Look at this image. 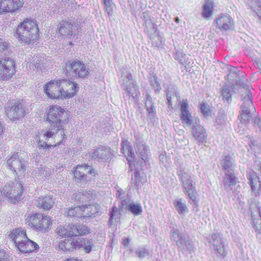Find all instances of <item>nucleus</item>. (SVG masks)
Instances as JSON below:
<instances>
[{
  "label": "nucleus",
  "instance_id": "0eeeda50",
  "mask_svg": "<svg viewBox=\"0 0 261 261\" xmlns=\"http://www.w3.org/2000/svg\"><path fill=\"white\" fill-rule=\"evenodd\" d=\"M25 223L37 231L45 232L50 224L49 217L43 216L39 213L28 215L25 219Z\"/></svg>",
  "mask_w": 261,
  "mask_h": 261
},
{
  "label": "nucleus",
  "instance_id": "20e7f679",
  "mask_svg": "<svg viewBox=\"0 0 261 261\" xmlns=\"http://www.w3.org/2000/svg\"><path fill=\"white\" fill-rule=\"evenodd\" d=\"M63 69L66 76L77 79L86 78L90 73L85 64L77 59L68 60Z\"/></svg>",
  "mask_w": 261,
  "mask_h": 261
},
{
  "label": "nucleus",
  "instance_id": "1a4fd4ad",
  "mask_svg": "<svg viewBox=\"0 0 261 261\" xmlns=\"http://www.w3.org/2000/svg\"><path fill=\"white\" fill-rule=\"evenodd\" d=\"M121 74L120 82L124 90L129 96L135 98L139 93L138 87L135 85L132 80V76L126 68H122L120 69Z\"/></svg>",
  "mask_w": 261,
  "mask_h": 261
},
{
  "label": "nucleus",
  "instance_id": "680f3d73",
  "mask_svg": "<svg viewBox=\"0 0 261 261\" xmlns=\"http://www.w3.org/2000/svg\"><path fill=\"white\" fill-rule=\"evenodd\" d=\"M114 215V206H113L111 208V211L110 212V218L108 221V225L110 226H112L113 225V216Z\"/></svg>",
  "mask_w": 261,
  "mask_h": 261
},
{
  "label": "nucleus",
  "instance_id": "39448f33",
  "mask_svg": "<svg viewBox=\"0 0 261 261\" xmlns=\"http://www.w3.org/2000/svg\"><path fill=\"white\" fill-rule=\"evenodd\" d=\"M67 118L66 112L60 106H53L49 109L47 120L51 125L52 129L58 131L63 129V126Z\"/></svg>",
  "mask_w": 261,
  "mask_h": 261
},
{
  "label": "nucleus",
  "instance_id": "3c124183",
  "mask_svg": "<svg viewBox=\"0 0 261 261\" xmlns=\"http://www.w3.org/2000/svg\"><path fill=\"white\" fill-rule=\"evenodd\" d=\"M200 112L205 117H209L211 115V110L209 105L205 102L200 104Z\"/></svg>",
  "mask_w": 261,
  "mask_h": 261
},
{
  "label": "nucleus",
  "instance_id": "4be33fe9",
  "mask_svg": "<svg viewBox=\"0 0 261 261\" xmlns=\"http://www.w3.org/2000/svg\"><path fill=\"white\" fill-rule=\"evenodd\" d=\"M181 115L180 119L182 123L187 125L193 124L192 116L189 110V103L187 99H183L180 104Z\"/></svg>",
  "mask_w": 261,
  "mask_h": 261
},
{
  "label": "nucleus",
  "instance_id": "9d476101",
  "mask_svg": "<svg viewBox=\"0 0 261 261\" xmlns=\"http://www.w3.org/2000/svg\"><path fill=\"white\" fill-rule=\"evenodd\" d=\"M16 64L10 57L0 59V80L7 81L11 79L15 73Z\"/></svg>",
  "mask_w": 261,
  "mask_h": 261
},
{
  "label": "nucleus",
  "instance_id": "e2e57ef3",
  "mask_svg": "<svg viewBox=\"0 0 261 261\" xmlns=\"http://www.w3.org/2000/svg\"><path fill=\"white\" fill-rule=\"evenodd\" d=\"M254 125L257 126L259 129L261 130V119L255 117L253 120Z\"/></svg>",
  "mask_w": 261,
  "mask_h": 261
},
{
  "label": "nucleus",
  "instance_id": "f03ea898",
  "mask_svg": "<svg viewBox=\"0 0 261 261\" xmlns=\"http://www.w3.org/2000/svg\"><path fill=\"white\" fill-rule=\"evenodd\" d=\"M177 174L182 182L183 192L188 199V202L193 205H198L196 189V182L192 179L191 174L184 169H180L177 171Z\"/></svg>",
  "mask_w": 261,
  "mask_h": 261
},
{
  "label": "nucleus",
  "instance_id": "a19ab883",
  "mask_svg": "<svg viewBox=\"0 0 261 261\" xmlns=\"http://www.w3.org/2000/svg\"><path fill=\"white\" fill-rule=\"evenodd\" d=\"M128 142L126 141L125 143L123 142L121 144L122 150L124 155L126 156L127 160L129 162H132L135 158V154L133 151L132 148L128 146L127 144Z\"/></svg>",
  "mask_w": 261,
  "mask_h": 261
},
{
  "label": "nucleus",
  "instance_id": "bf43d9fd",
  "mask_svg": "<svg viewBox=\"0 0 261 261\" xmlns=\"http://www.w3.org/2000/svg\"><path fill=\"white\" fill-rule=\"evenodd\" d=\"M2 1V9L3 10V14H5L6 13H9L10 7H9L8 3H10L9 0H1Z\"/></svg>",
  "mask_w": 261,
  "mask_h": 261
},
{
  "label": "nucleus",
  "instance_id": "de8ad7c7",
  "mask_svg": "<svg viewBox=\"0 0 261 261\" xmlns=\"http://www.w3.org/2000/svg\"><path fill=\"white\" fill-rule=\"evenodd\" d=\"M15 185V183L11 182L6 185L3 188L2 192H3L4 196L8 198V201L9 200V197L13 193Z\"/></svg>",
  "mask_w": 261,
  "mask_h": 261
},
{
  "label": "nucleus",
  "instance_id": "338daca9",
  "mask_svg": "<svg viewBox=\"0 0 261 261\" xmlns=\"http://www.w3.org/2000/svg\"><path fill=\"white\" fill-rule=\"evenodd\" d=\"M130 239L129 238H124L122 239V244L124 246V247H127L130 242Z\"/></svg>",
  "mask_w": 261,
  "mask_h": 261
},
{
  "label": "nucleus",
  "instance_id": "4c0bfd02",
  "mask_svg": "<svg viewBox=\"0 0 261 261\" xmlns=\"http://www.w3.org/2000/svg\"><path fill=\"white\" fill-rule=\"evenodd\" d=\"M115 195L116 197L120 200L119 206L121 212H123L124 210L126 211L128 210L129 203H128V201L126 199L125 192L121 189H119V190H117Z\"/></svg>",
  "mask_w": 261,
  "mask_h": 261
},
{
  "label": "nucleus",
  "instance_id": "c756f323",
  "mask_svg": "<svg viewBox=\"0 0 261 261\" xmlns=\"http://www.w3.org/2000/svg\"><path fill=\"white\" fill-rule=\"evenodd\" d=\"M220 164L225 172L233 171L236 167L234 160L229 155L222 156Z\"/></svg>",
  "mask_w": 261,
  "mask_h": 261
},
{
  "label": "nucleus",
  "instance_id": "052dcab7",
  "mask_svg": "<svg viewBox=\"0 0 261 261\" xmlns=\"http://www.w3.org/2000/svg\"><path fill=\"white\" fill-rule=\"evenodd\" d=\"M105 5L106 6V9L107 11L108 14L110 16H113V8L110 4L109 0H105Z\"/></svg>",
  "mask_w": 261,
  "mask_h": 261
},
{
  "label": "nucleus",
  "instance_id": "2eb2a0df",
  "mask_svg": "<svg viewBox=\"0 0 261 261\" xmlns=\"http://www.w3.org/2000/svg\"><path fill=\"white\" fill-rule=\"evenodd\" d=\"M54 134V132L51 130H43L40 132L36 138L37 148L39 149H47L56 146L57 144L54 145L47 143L49 139L52 138Z\"/></svg>",
  "mask_w": 261,
  "mask_h": 261
},
{
  "label": "nucleus",
  "instance_id": "69168bd1",
  "mask_svg": "<svg viewBox=\"0 0 261 261\" xmlns=\"http://www.w3.org/2000/svg\"><path fill=\"white\" fill-rule=\"evenodd\" d=\"M229 73H233L236 72H239V70L236 67L229 65L228 67Z\"/></svg>",
  "mask_w": 261,
  "mask_h": 261
},
{
  "label": "nucleus",
  "instance_id": "6e6552de",
  "mask_svg": "<svg viewBox=\"0 0 261 261\" xmlns=\"http://www.w3.org/2000/svg\"><path fill=\"white\" fill-rule=\"evenodd\" d=\"M89 229L84 225H60L56 229V233L62 238H69L89 233Z\"/></svg>",
  "mask_w": 261,
  "mask_h": 261
},
{
  "label": "nucleus",
  "instance_id": "b1692460",
  "mask_svg": "<svg viewBox=\"0 0 261 261\" xmlns=\"http://www.w3.org/2000/svg\"><path fill=\"white\" fill-rule=\"evenodd\" d=\"M141 18L145 23V30L149 34L155 33L156 28L154 23V17L148 11H145L142 13Z\"/></svg>",
  "mask_w": 261,
  "mask_h": 261
},
{
  "label": "nucleus",
  "instance_id": "7ed1b4c3",
  "mask_svg": "<svg viewBox=\"0 0 261 261\" xmlns=\"http://www.w3.org/2000/svg\"><path fill=\"white\" fill-rule=\"evenodd\" d=\"M39 28L36 20L26 19L21 22L16 30L19 39L25 43L30 44L37 38Z\"/></svg>",
  "mask_w": 261,
  "mask_h": 261
},
{
  "label": "nucleus",
  "instance_id": "a18cd8bd",
  "mask_svg": "<svg viewBox=\"0 0 261 261\" xmlns=\"http://www.w3.org/2000/svg\"><path fill=\"white\" fill-rule=\"evenodd\" d=\"M233 91L232 88L224 87L221 91V96L223 97V100L229 103L232 101L231 96Z\"/></svg>",
  "mask_w": 261,
  "mask_h": 261
},
{
  "label": "nucleus",
  "instance_id": "09e8293b",
  "mask_svg": "<svg viewBox=\"0 0 261 261\" xmlns=\"http://www.w3.org/2000/svg\"><path fill=\"white\" fill-rule=\"evenodd\" d=\"M128 210L135 216H138L142 214V208L140 204H136L134 203H129Z\"/></svg>",
  "mask_w": 261,
  "mask_h": 261
},
{
  "label": "nucleus",
  "instance_id": "4d7b16f0",
  "mask_svg": "<svg viewBox=\"0 0 261 261\" xmlns=\"http://www.w3.org/2000/svg\"><path fill=\"white\" fill-rule=\"evenodd\" d=\"M10 48V43L6 41L3 40L0 38V53L7 50Z\"/></svg>",
  "mask_w": 261,
  "mask_h": 261
},
{
  "label": "nucleus",
  "instance_id": "603ef678",
  "mask_svg": "<svg viewBox=\"0 0 261 261\" xmlns=\"http://www.w3.org/2000/svg\"><path fill=\"white\" fill-rule=\"evenodd\" d=\"M185 56L181 51L177 50L174 54V58L176 60H178L182 65H184L187 62Z\"/></svg>",
  "mask_w": 261,
  "mask_h": 261
},
{
  "label": "nucleus",
  "instance_id": "ddd939ff",
  "mask_svg": "<svg viewBox=\"0 0 261 261\" xmlns=\"http://www.w3.org/2000/svg\"><path fill=\"white\" fill-rule=\"evenodd\" d=\"M59 87L66 98H70L73 97L79 90L77 84L69 80L58 79L57 80Z\"/></svg>",
  "mask_w": 261,
  "mask_h": 261
},
{
  "label": "nucleus",
  "instance_id": "58836bf2",
  "mask_svg": "<svg viewBox=\"0 0 261 261\" xmlns=\"http://www.w3.org/2000/svg\"><path fill=\"white\" fill-rule=\"evenodd\" d=\"M72 199H75L80 202H85L91 199L92 197V194L90 191H82V192H79L77 193L74 194L71 196Z\"/></svg>",
  "mask_w": 261,
  "mask_h": 261
},
{
  "label": "nucleus",
  "instance_id": "13d9d810",
  "mask_svg": "<svg viewBox=\"0 0 261 261\" xmlns=\"http://www.w3.org/2000/svg\"><path fill=\"white\" fill-rule=\"evenodd\" d=\"M136 254L140 259H143L146 255H148L149 251L145 248H141L136 251Z\"/></svg>",
  "mask_w": 261,
  "mask_h": 261
},
{
  "label": "nucleus",
  "instance_id": "f8f14e48",
  "mask_svg": "<svg viewBox=\"0 0 261 261\" xmlns=\"http://www.w3.org/2000/svg\"><path fill=\"white\" fill-rule=\"evenodd\" d=\"M206 240L210 248L216 252L218 255L223 257L226 255L227 252L225 249L224 243L220 233H214L207 237Z\"/></svg>",
  "mask_w": 261,
  "mask_h": 261
},
{
  "label": "nucleus",
  "instance_id": "a211bd4d",
  "mask_svg": "<svg viewBox=\"0 0 261 261\" xmlns=\"http://www.w3.org/2000/svg\"><path fill=\"white\" fill-rule=\"evenodd\" d=\"M74 176L75 178L79 179L82 181L88 180V174L95 176V170L91 168L90 166L78 165L75 169L74 172Z\"/></svg>",
  "mask_w": 261,
  "mask_h": 261
},
{
  "label": "nucleus",
  "instance_id": "f3484780",
  "mask_svg": "<svg viewBox=\"0 0 261 261\" xmlns=\"http://www.w3.org/2000/svg\"><path fill=\"white\" fill-rule=\"evenodd\" d=\"M58 29L60 35L71 38L77 32V26L71 21L63 20L58 25Z\"/></svg>",
  "mask_w": 261,
  "mask_h": 261
},
{
  "label": "nucleus",
  "instance_id": "37998d69",
  "mask_svg": "<svg viewBox=\"0 0 261 261\" xmlns=\"http://www.w3.org/2000/svg\"><path fill=\"white\" fill-rule=\"evenodd\" d=\"M173 203L179 214H185L188 212L189 210L186 203L182 202V199L181 198L175 199Z\"/></svg>",
  "mask_w": 261,
  "mask_h": 261
},
{
  "label": "nucleus",
  "instance_id": "2f4dec72",
  "mask_svg": "<svg viewBox=\"0 0 261 261\" xmlns=\"http://www.w3.org/2000/svg\"><path fill=\"white\" fill-rule=\"evenodd\" d=\"M148 79L149 85L153 90L155 94H159L162 90V87L156 74L154 73L153 69L150 70L149 71Z\"/></svg>",
  "mask_w": 261,
  "mask_h": 261
},
{
  "label": "nucleus",
  "instance_id": "c03bdc74",
  "mask_svg": "<svg viewBox=\"0 0 261 261\" xmlns=\"http://www.w3.org/2000/svg\"><path fill=\"white\" fill-rule=\"evenodd\" d=\"M259 216L257 218H253V227L256 232L257 238L261 241V214L258 211Z\"/></svg>",
  "mask_w": 261,
  "mask_h": 261
},
{
  "label": "nucleus",
  "instance_id": "864d4df0",
  "mask_svg": "<svg viewBox=\"0 0 261 261\" xmlns=\"http://www.w3.org/2000/svg\"><path fill=\"white\" fill-rule=\"evenodd\" d=\"M226 115L223 112H219L218 114V116L216 119V124L221 126L224 125L226 121Z\"/></svg>",
  "mask_w": 261,
  "mask_h": 261
},
{
  "label": "nucleus",
  "instance_id": "423d86ee",
  "mask_svg": "<svg viewBox=\"0 0 261 261\" xmlns=\"http://www.w3.org/2000/svg\"><path fill=\"white\" fill-rule=\"evenodd\" d=\"M28 109L23 99H19L12 102L6 108V115L13 121H17L22 118L28 112Z\"/></svg>",
  "mask_w": 261,
  "mask_h": 261
},
{
  "label": "nucleus",
  "instance_id": "0e129e2a",
  "mask_svg": "<svg viewBox=\"0 0 261 261\" xmlns=\"http://www.w3.org/2000/svg\"><path fill=\"white\" fill-rule=\"evenodd\" d=\"M7 255L6 252L2 250H0V261H7Z\"/></svg>",
  "mask_w": 261,
  "mask_h": 261
},
{
  "label": "nucleus",
  "instance_id": "a878e982",
  "mask_svg": "<svg viewBox=\"0 0 261 261\" xmlns=\"http://www.w3.org/2000/svg\"><path fill=\"white\" fill-rule=\"evenodd\" d=\"M216 23L221 30L227 31L231 30L233 27V20L227 15L220 16L216 20Z\"/></svg>",
  "mask_w": 261,
  "mask_h": 261
},
{
  "label": "nucleus",
  "instance_id": "f704fd0d",
  "mask_svg": "<svg viewBox=\"0 0 261 261\" xmlns=\"http://www.w3.org/2000/svg\"><path fill=\"white\" fill-rule=\"evenodd\" d=\"M22 192L23 187L22 184L20 182L15 183L13 193L9 197V202L12 203H16L18 202L21 199Z\"/></svg>",
  "mask_w": 261,
  "mask_h": 261
},
{
  "label": "nucleus",
  "instance_id": "6e6d98bb",
  "mask_svg": "<svg viewBox=\"0 0 261 261\" xmlns=\"http://www.w3.org/2000/svg\"><path fill=\"white\" fill-rule=\"evenodd\" d=\"M45 170L42 166L36 168L33 171V174L36 177H38L40 178L43 177L44 176Z\"/></svg>",
  "mask_w": 261,
  "mask_h": 261
},
{
  "label": "nucleus",
  "instance_id": "aec40b11",
  "mask_svg": "<svg viewBox=\"0 0 261 261\" xmlns=\"http://www.w3.org/2000/svg\"><path fill=\"white\" fill-rule=\"evenodd\" d=\"M135 137L136 139L135 145L136 149V153L140 156L142 160L146 162L150 154L149 147L144 145L142 139L138 135V134L135 135Z\"/></svg>",
  "mask_w": 261,
  "mask_h": 261
},
{
  "label": "nucleus",
  "instance_id": "7c9ffc66",
  "mask_svg": "<svg viewBox=\"0 0 261 261\" xmlns=\"http://www.w3.org/2000/svg\"><path fill=\"white\" fill-rule=\"evenodd\" d=\"M18 248L21 252L28 253L33 252L39 248V246L36 243L27 238L24 242L18 245Z\"/></svg>",
  "mask_w": 261,
  "mask_h": 261
},
{
  "label": "nucleus",
  "instance_id": "412c9836",
  "mask_svg": "<svg viewBox=\"0 0 261 261\" xmlns=\"http://www.w3.org/2000/svg\"><path fill=\"white\" fill-rule=\"evenodd\" d=\"M111 148L106 146H100L92 153V158L97 161H105L112 156Z\"/></svg>",
  "mask_w": 261,
  "mask_h": 261
},
{
  "label": "nucleus",
  "instance_id": "9b49d317",
  "mask_svg": "<svg viewBox=\"0 0 261 261\" xmlns=\"http://www.w3.org/2000/svg\"><path fill=\"white\" fill-rule=\"evenodd\" d=\"M171 241L175 243L176 246L181 250L187 249L191 251L193 249V245L189 237L180 234L178 229H173L171 231Z\"/></svg>",
  "mask_w": 261,
  "mask_h": 261
},
{
  "label": "nucleus",
  "instance_id": "bb28decb",
  "mask_svg": "<svg viewBox=\"0 0 261 261\" xmlns=\"http://www.w3.org/2000/svg\"><path fill=\"white\" fill-rule=\"evenodd\" d=\"M192 125L191 129L193 136L199 142L203 143L205 141L207 137L205 129L201 125L197 124L196 122L195 123H193Z\"/></svg>",
  "mask_w": 261,
  "mask_h": 261
},
{
  "label": "nucleus",
  "instance_id": "5701e85b",
  "mask_svg": "<svg viewBox=\"0 0 261 261\" xmlns=\"http://www.w3.org/2000/svg\"><path fill=\"white\" fill-rule=\"evenodd\" d=\"M74 245L75 249H80L89 253L94 246V242L92 239L80 238L74 241Z\"/></svg>",
  "mask_w": 261,
  "mask_h": 261
},
{
  "label": "nucleus",
  "instance_id": "4468645a",
  "mask_svg": "<svg viewBox=\"0 0 261 261\" xmlns=\"http://www.w3.org/2000/svg\"><path fill=\"white\" fill-rule=\"evenodd\" d=\"M57 80L47 83L44 87V92L48 97L53 99H66L62 93Z\"/></svg>",
  "mask_w": 261,
  "mask_h": 261
},
{
  "label": "nucleus",
  "instance_id": "49530a36",
  "mask_svg": "<svg viewBox=\"0 0 261 261\" xmlns=\"http://www.w3.org/2000/svg\"><path fill=\"white\" fill-rule=\"evenodd\" d=\"M248 179L251 187L255 188L257 183L259 182V178L257 173L254 171H250L248 175Z\"/></svg>",
  "mask_w": 261,
  "mask_h": 261
},
{
  "label": "nucleus",
  "instance_id": "ea45409f",
  "mask_svg": "<svg viewBox=\"0 0 261 261\" xmlns=\"http://www.w3.org/2000/svg\"><path fill=\"white\" fill-rule=\"evenodd\" d=\"M83 207L78 206L73 208H64V214L70 217H82Z\"/></svg>",
  "mask_w": 261,
  "mask_h": 261
},
{
  "label": "nucleus",
  "instance_id": "72a5a7b5",
  "mask_svg": "<svg viewBox=\"0 0 261 261\" xmlns=\"http://www.w3.org/2000/svg\"><path fill=\"white\" fill-rule=\"evenodd\" d=\"M176 98L177 100H180L178 93L177 92V88L173 86H169L167 89L166 99L168 108L170 109H173V99Z\"/></svg>",
  "mask_w": 261,
  "mask_h": 261
},
{
  "label": "nucleus",
  "instance_id": "5fc2aeb1",
  "mask_svg": "<svg viewBox=\"0 0 261 261\" xmlns=\"http://www.w3.org/2000/svg\"><path fill=\"white\" fill-rule=\"evenodd\" d=\"M227 78L230 81H237V84L240 86L239 90L241 89V86L242 85V83H245L247 84L246 83L244 82H241L240 80L238 81V79L239 78V72L228 73L227 75Z\"/></svg>",
  "mask_w": 261,
  "mask_h": 261
},
{
  "label": "nucleus",
  "instance_id": "774afa93",
  "mask_svg": "<svg viewBox=\"0 0 261 261\" xmlns=\"http://www.w3.org/2000/svg\"><path fill=\"white\" fill-rule=\"evenodd\" d=\"M61 138H62V141H60L59 142L57 143V144L59 145V144H60L62 142V141H63V140L66 138V135L64 133V131L63 130L62 131V132L61 133Z\"/></svg>",
  "mask_w": 261,
  "mask_h": 261
},
{
  "label": "nucleus",
  "instance_id": "79ce46f5",
  "mask_svg": "<svg viewBox=\"0 0 261 261\" xmlns=\"http://www.w3.org/2000/svg\"><path fill=\"white\" fill-rule=\"evenodd\" d=\"M74 241L65 239L59 244V248L64 252L72 251L74 249H75Z\"/></svg>",
  "mask_w": 261,
  "mask_h": 261
},
{
  "label": "nucleus",
  "instance_id": "c85d7f7f",
  "mask_svg": "<svg viewBox=\"0 0 261 261\" xmlns=\"http://www.w3.org/2000/svg\"><path fill=\"white\" fill-rule=\"evenodd\" d=\"M10 237L17 247L19 244L24 242L28 238L25 231L21 228L14 229L10 233Z\"/></svg>",
  "mask_w": 261,
  "mask_h": 261
},
{
  "label": "nucleus",
  "instance_id": "c9c22d12",
  "mask_svg": "<svg viewBox=\"0 0 261 261\" xmlns=\"http://www.w3.org/2000/svg\"><path fill=\"white\" fill-rule=\"evenodd\" d=\"M36 205L44 210L50 209L54 205V201L50 196H43L39 197L36 200Z\"/></svg>",
  "mask_w": 261,
  "mask_h": 261
},
{
  "label": "nucleus",
  "instance_id": "8fccbe9b",
  "mask_svg": "<svg viewBox=\"0 0 261 261\" xmlns=\"http://www.w3.org/2000/svg\"><path fill=\"white\" fill-rule=\"evenodd\" d=\"M9 2H10L8 3L9 7H11L10 9H13L10 10V13L15 12L22 6V4L20 0H9Z\"/></svg>",
  "mask_w": 261,
  "mask_h": 261
},
{
  "label": "nucleus",
  "instance_id": "cd10ccee",
  "mask_svg": "<svg viewBox=\"0 0 261 261\" xmlns=\"http://www.w3.org/2000/svg\"><path fill=\"white\" fill-rule=\"evenodd\" d=\"M83 207L82 217L88 218L95 217L100 211V206L97 203L81 206Z\"/></svg>",
  "mask_w": 261,
  "mask_h": 261
},
{
  "label": "nucleus",
  "instance_id": "e433bc0d",
  "mask_svg": "<svg viewBox=\"0 0 261 261\" xmlns=\"http://www.w3.org/2000/svg\"><path fill=\"white\" fill-rule=\"evenodd\" d=\"M213 14V3L211 0H205L202 7L201 16L206 19H208Z\"/></svg>",
  "mask_w": 261,
  "mask_h": 261
},
{
  "label": "nucleus",
  "instance_id": "393cba45",
  "mask_svg": "<svg viewBox=\"0 0 261 261\" xmlns=\"http://www.w3.org/2000/svg\"><path fill=\"white\" fill-rule=\"evenodd\" d=\"M237 182V178L235 175L234 172H225L224 177L223 178L222 183L224 189L227 192L232 190V187L235 186Z\"/></svg>",
  "mask_w": 261,
  "mask_h": 261
},
{
  "label": "nucleus",
  "instance_id": "6ab92c4d",
  "mask_svg": "<svg viewBox=\"0 0 261 261\" xmlns=\"http://www.w3.org/2000/svg\"><path fill=\"white\" fill-rule=\"evenodd\" d=\"M50 64V60L46 58L44 55H37L34 57L33 62L29 64L30 68L37 70L45 69Z\"/></svg>",
  "mask_w": 261,
  "mask_h": 261
},
{
  "label": "nucleus",
  "instance_id": "473e14b6",
  "mask_svg": "<svg viewBox=\"0 0 261 261\" xmlns=\"http://www.w3.org/2000/svg\"><path fill=\"white\" fill-rule=\"evenodd\" d=\"M145 105L148 116L150 118H153L156 114V110L154 103L153 102L152 98L149 93L145 92Z\"/></svg>",
  "mask_w": 261,
  "mask_h": 261
},
{
  "label": "nucleus",
  "instance_id": "dca6fc26",
  "mask_svg": "<svg viewBox=\"0 0 261 261\" xmlns=\"http://www.w3.org/2000/svg\"><path fill=\"white\" fill-rule=\"evenodd\" d=\"M7 164L10 169L17 175H22L25 171V164L22 158H20L17 154L12 155L8 160Z\"/></svg>",
  "mask_w": 261,
  "mask_h": 261
},
{
  "label": "nucleus",
  "instance_id": "f257e3e1",
  "mask_svg": "<svg viewBox=\"0 0 261 261\" xmlns=\"http://www.w3.org/2000/svg\"><path fill=\"white\" fill-rule=\"evenodd\" d=\"M241 86L240 92L242 100L243 101V103L241 107V121L243 123L247 124L255 109L252 100V93L250 92V86L248 84L242 83Z\"/></svg>",
  "mask_w": 261,
  "mask_h": 261
}]
</instances>
